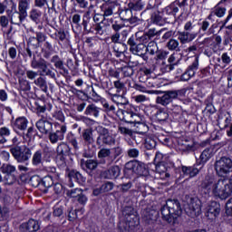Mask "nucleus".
Instances as JSON below:
<instances>
[{"instance_id": "nucleus-1", "label": "nucleus", "mask_w": 232, "mask_h": 232, "mask_svg": "<svg viewBox=\"0 0 232 232\" xmlns=\"http://www.w3.org/2000/svg\"><path fill=\"white\" fill-rule=\"evenodd\" d=\"M201 188L208 193H212L214 197H218L221 200L229 198L232 195V179H216L213 176H206L201 182Z\"/></svg>"}, {"instance_id": "nucleus-2", "label": "nucleus", "mask_w": 232, "mask_h": 232, "mask_svg": "<svg viewBox=\"0 0 232 232\" xmlns=\"http://www.w3.org/2000/svg\"><path fill=\"white\" fill-rule=\"evenodd\" d=\"M162 219L170 226H177L179 218L182 215V206L180 201L177 198H169L166 204L160 208Z\"/></svg>"}, {"instance_id": "nucleus-3", "label": "nucleus", "mask_w": 232, "mask_h": 232, "mask_svg": "<svg viewBox=\"0 0 232 232\" xmlns=\"http://www.w3.org/2000/svg\"><path fill=\"white\" fill-rule=\"evenodd\" d=\"M213 157V149H205L199 159L197 160L196 164L193 166H181V171L185 177H188V179H193L197 177L200 173L202 168H204V164L209 160Z\"/></svg>"}, {"instance_id": "nucleus-4", "label": "nucleus", "mask_w": 232, "mask_h": 232, "mask_svg": "<svg viewBox=\"0 0 232 232\" xmlns=\"http://www.w3.org/2000/svg\"><path fill=\"white\" fill-rule=\"evenodd\" d=\"M13 146L10 147V153L13 155L14 159L20 162H28L32 157V150L26 145L20 146L19 138L17 136L12 139Z\"/></svg>"}, {"instance_id": "nucleus-5", "label": "nucleus", "mask_w": 232, "mask_h": 232, "mask_svg": "<svg viewBox=\"0 0 232 232\" xmlns=\"http://www.w3.org/2000/svg\"><path fill=\"white\" fill-rule=\"evenodd\" d=\"M214 169L218 177H221V179L229 177L232 173V159L229 156L217 158L214 163Z\"/></svg>"}, {"instance_id": "nucleus-6", "label": "nucleus", "mask_w": 232, "mask_h": 232, "mask_svg": "<svg viewBox=\"0 0 232 232\" xmlns=\"http://www.w3.org/2000/svg\"><path fill=\"white\" fill-rule=\"evenodd\" d=\"M31 68L38 70V75L40 77H50V79L57 81V74L52 69L48 68V62L43 58L37 60V57L34 55L31 61Z\"/></svg>"}, {"instance_id": "nucleus-7", "label": "nucleus", "mask_w": 232, "mask_h": 232, "mask_svg": "<svg viewBox=\"0 0 232 232\" xmlns=\"http://www.w3.org/2000/svg\"><path fill=\"white\" fill-rule=\"evenodd\" d=\"M185 213L190 218H197L202 214V202L198 198H190L189 202L185 206Z\"/></svg>"}, {"instance_id": "nucleus-8", "label": "nucleus", "mask_w": 232, "mask_h": 232, "mask_svg": "<svg viewBox=\"0 0 232 232\" xmlns=\"http://www.w3.org/2000/svg\"><path fill=\"white\" fill-rule=\"evenodd\" d=\"M184 93H186L185 90L166 91L161 96H158L156 98V103L160 104L161 106H168V104H171V102H173L174 99L182 97Z\"/></svg>"}, {"instance_id": "nucleus-9", "label": "nucleus", "mask_w": 232, "mask_h": 232, "mask_svg": "<svg viewBox=\"0 0 232 232\" xmlns=\"http://www.w3.org/2000/svg\"><path fill=\"white\" fill-rule=\"evenodd\" d=\"M98 133L97 146H112V144H115V137L110 133V130L104 127H98Z\"/></svg>"}, {"instance_id": "nucleus-10", "label": "nucleus", "mask_w": 232, "mask_h": 232, "mask_svg": "<svg viewBox=\"0 0 232 232\" xmlns=\"http://www.w3.org/2000/svg\"><path fill=\"white\" fill-rule=\"evenodd\" d=\"M125 169L129 171L136 173V175H140V177H147L148 173H150V171L148 170V167H146V164L137 160L127 162L125 164Z\"/></svg>"}, {"instance_id": "nucleus-11", "label": "nucleus", "mask_w": 232, "mask_h": 232, "mask_svg": "<svg viewBox=\"0 0 232 232\" xmlns=\"http://www.w3.org/2000/svg\"><path fill=\"white\" fill-rule=\"evenodd\" d=\"M46 41V34L43 32H36L35 36H30L27 39V46L32 50L41 48V44Z\"/></svg>"}, {"instance_id": "nucleus-12", "label": "nucleus", "mask_w": 232, "mask_h": 232, "mask_svg": "<svg viewBox=\"0 0 232 232\" xmlns=\"http://www.w3.org/2000/svg\"><path fill=\"white\" fill-rule=\"evenodd\" d=\"M127 44L130 46V52L134 55H142V53H146V45L144 44H137V39L133 36L129 38Z\"/></svg>"}, {"instance_id": "nucleus-13", "label": "nucleus", "mask_w": 232, "mask_h": 232, "mask_svg": "<svg viewBox=\"0 0 232 232\" xmlns=\"http://www.w3.org/2000/svg\"><path fill=\"white\" fill-rule=\"evenodd\" d=\"M175 169L168 167L164 162L156 165V172L160 175L162 180H169L173 177V170Z\"/></svg>"}, {"instance_id": "nucleus-14", "label": "nucleus", "mask_w": 232, "mask_h": 232, "mask_svg": "<svg viewBox=\"0 0 232 232\" xmlns=\"http://www.w3.org/2000/svg\"><path fill=\"white\" fill-rule=\"evenodd\" d=\"M35 126L43 135H48L53 130V123L48 121L46 119L42 118L36 121Z\"/></svg>"}, {"instance_id": "nucleus-15", "label": "nucleus", "mask_w": 232, "mask_h": 232, "mask_svg": "<svg viewBox=\"0 0 232 232\" xmlns=\"http://www.w3.org/2000/svg\"><path fill=\"white\" fill-rule=\"evenodd\" d=\"M141 218L146 226H153L157 222V218H159V212L156 210H143Z\"/></svg>"}, {"instance_id": "nucleus-16", "label": "nucleus", "mask_w": 232, "mask_h": 232, "mask_svg": "<svg viewBox=\"0 0 232 232\" xmlns=\"http://www.w3.org/2000/svg\"><path fill=\"white\" fill-rule=\"evenodd\" d=\"M66 125H62L60 130H57L54 132L51 131L48 134L51 144H57L59 140H64V133H66Z\"/></svg>"}, {"instance_id": "nucleus-17", "label": "nucleus", "mask_w": 232, "mask_h": 232, "mask_svg": "<svg viewBox=\"0 0 232 232\" xmlns=\"http://www.w3.org/2000/svg\"><path fill=\"white\" fill-rule=\"evenodd\" d=\"M119 15L121 21H127V23H130V24H135V23H139V21H140L139 17L133 16V13L130 7L121 9Z\"/></svg>"}, {"instance_id": "nucleus-18", "label": "nucleus", "mask_w": 232, "mask_h": 232, "mask_svg": "<svg viewBox=\"0 0 232 232\" xmlns=\"http://www.w3.org/2000/svg\"><path fill=\"white\" fill-rule=\"evenodd\" d=\"M102 176L103 179H107L109 180H115V179H119L121 176V167L118 165L111 166L108 169L102 172Z\"/></svg>"}, {"instance_id": "nucleus-19", "label": "nucleus", "mask_w": 232, "mask_h": 232, "mask_svg": "<svg viewBox=\"0 0 232 232\" xmlns=\"http://www.w3.org/2000/svg\"><path fill=\"white\" fill-rule=\"evenodd\" d=\"M100 161H98L97 160H81V166L82 169L86 171L87 173H89V175H92V173H93V171H95V169H97V168L99 167Z\"/></svg>"}, {"instance_id": "nucleus-20", "label": "nucleus", "mask_w": 232, "mask_h": 232, "mask_svg": "<svg viewBox=\"0 0 232 232\" xmlns=\"http://www.w3.org/2000/svg\"><path fill=\"white\" fill-rule=\"evenodd\" d=\"M39 229H41V224H39V221L33 218L20 226V230L26 232H37Z\"/></svg>"}, {"instance_id": "nucleus-21", "label": "nucleus", "mask_w": 232, "mask_h": 232, "mask_svg": "<svg viewBox=\"0 0 232 232\" xmlns=\"http://www.w3.org/2000/svg\"><path fill=\"white\" fill-rule=\"evenodd\" d=\"M115 8H117V2L103 3L100 6V10L102 12V15L103 19L113 15V10H115Z\"/></svg>"}, {"instance_id": "nucleus-22", "label": "nucleus", "mask_w": 232, "mask_h": 232, "mask_svg": "<svg viewBox=\"0 0 232 232\" xmlns=\"http://www.w3.org/2000/svg\"><path fill=\"white\" fill-rule=\"evenodd\" d=\"M51 63L54 65V68H56V70H62V72H60L61 75H63V77H66V75H68V69L64 67V62L63 61V59H61V57H59V55H53L51 58Z\"/></svg>"}, {"instance_id": "nucleus-23", "label": "nucleus", "mask_w": 232, "mask_h": 232, "mask_svg": "<svg viewBox=\"0 0 232 232\" xmlns=\"http://www.w3.org/2000/svg\"><path fill=\"white\" fill-rule=\"evenodd\" d=\"M101 111H102V109H101L94 103H90L85 108L84 115H86L87 117H92V119H99V117H101Z\"/></svg>"}, {"instance_id": "nucleus-24", "label": "nucleus", "mask_w": 232, "mask_h": 232, "mask_svg": "<svg viewBox=\"0 0 232 232\" xmlns=\"http://www.w3.org/2000/svg\"><path fill=\"white\" fill-rule=\"evenodd\" d=\"M8 17L11 24H16L17 26H21L23 24V21L26 19V15L17 10H14L11 14H8Z\"/></svg>"}, {"instance_id": "nucleus-25", "label": "nucleus", "mask_w": 232, "mask_h": 232, "mask_svg": "<svg viewBox=\"0 0 232 232\" xmlns=\"http://www.w3.org/2000/svg\"><path fill=\"white\" fill-rule=\"evenodd\" d=\"M196 37L197 34L195 33H189L188 31L178 32V39L181 44H188V43H191Z\"/></svg>"}, {"instance_id": "nucleus-26", "label": "nucleus", "mask_w": 232, "mask_h": 232, "mask_svg": "<svg viewBox=\"0 0 232 232\" xmlns=\"http://www.w3.org/2000/svg\"><path fill=\"white\" fill-rule=\"evenodd\" d=\"M218 215H220V204L217 203V201H213L208 206L207 217H209V218H217Z\"/></svg>"}, {"instance_id": "nucleus-27", "label": "nucleus", "mask_w": 232, "mask_h": 232, "mask_svg": "<svg viewBox=\"0 0 232 232\" xmlns=\"http://www.w3.org/2000/svg\"><path fill=\"white\" fill-rule=\"evenodd\" d=\"M124 153L122 147L117 146L111 149V157L107 159L108 166H111L115 160H117L118 157H121Z\"/></svg>"}, {"instance_id": "nucleus-28", "label": "nucleus", "mask_w": 232, "mask_h": 232, "mask_svg": "<svg viewBox=\"0 0 232 232\" xmlns=\"http://www.w3.org/2000/svg\"><path fill=\"white\" fill-rule=\"evenodd\" d=\"M82 138L87 146L93 144L95 142V140L93 139V129L87 128L83 130L82 132Z\"/></svg>"}, {"instance_id": "nucleus-29", "label": "nucleus", "mask_w": 232, "mask_h": 232, "mask_svg": "<svg viewBox=\"0 0 232 232\" xmlns=\"http://www.w3.org/2000/svg\"><path fill=\"white\" fill-rule=\"evenodd\" d=\"M135 208L133 207H125L122 210V215L126 218L127 222H131V220H137Z\"/></svg>"}, {"instance_id": "nucleus-30", "label": "nucleus", "mask_w": 232, "mask_h": 232, "mask_svg": "<svg viewBox=\"0 0 232 232\" xmlns=\"http://www.w3.org/2000/svg\"><path fill=\"white\" fill-rule=\"evenodd\" d=\"M71 148L68 144L62 142L57 146L56 153L61 156V159L68 157L70 155Z\"/></svg>"}, {"instance_id": "nucleus-31", "label": "nucleus", "mask_w": 232, "mask_h": 232, "mask_svg": "<svg viewBox=\"0 0 232 232\" xmlns=\"http://www.w3.org/2000/svg\"><path fill=\"white\" fill-rule=\"evenodd\" d=\"M68 178L70 179V180H74V182H78V184H82L86 182V178H84L82 174L75 169L68 172Z\"/></svg>"}, {"instance_id": "nucleus-32", "label": "nucleus", "mask_w": 232, "mask_h": 232, "mask_svg": "<svg viewBox=\"0 0 232 232\" xmlns=\"http://www.w3.org/2000/svg\"><path fill=\"white\" fill-rule=\"evenodd\" d=\"M111 157V149L102 148L98 152V159H100V164H106V159Z\"/></svg>"}, {"instance_id": "nucleus-33", "label": "nucleus", "mask_w": 232, "mask_h": 232, "mask_svg": "<svg viewBox=\"0 0 232 232\" xmlns=\"http://www.w3.org/2000/svg\"><path fill=\"white\" fill-rule=\"evenodd\" d=\"M34 83L42 90L44 93H48V83L46 82V79L43 76H39L36 80H34Z\"/></svg>"}, {"instance_id": "nucleus-34", "label": "nucleus", "mask_w": 232, "mask_h": 232, "mask_svg": "<svg viewBox=\"0 0 232 232\" xmlns=\"http://www.w3.org/2000/svg\"><path fill=\"white\" fill-rule=\"evenodd\" d=\"M28 8L30 2L28 0H18V12L28 17Z\"/></svg>"}, {"instance_id": "nucleus-35", "label": "nucleus", "mask_w": 232, "mask_h": 232, "mask_svg": "<svg viewBox=\"0 0 232 232\" xmlns=\"http://www.w3.org/2000/svg\"><path fill=\"white\" fill-rule=\"evenodd\" d=\"M14 128L22 130H26V128H28V120L24 117L17 118L14 123Z\"/></svg>"}, {"instance_id": "nucleus-36", "label": "nucleus", "mask_w": 232, "mask_h": 232, "mask_svg": "<svg viewBox=\"0 0 232 232\" xmlns=\"http://www.w3.org/2000/svg\"><path fill=\"white\" fill-rule=\"evenodd\" d=\"M53 186V179L52 176H45L44 179H42V185L41 188L44 193H46L48 191V188H52Z\"/></svg>"}, {"instance_id": "nucleus-37", "label": "nucleus", "mask_w": 232, "mask_h": 232, "mask_svg": "<svg viewBox=\"0 0 232 232\" xmlns=\"http://www.w3.org/2000/svg\"><path fill=\"white\" fill-rule=\"evenodd\" d=\"M33 166H41L43 164V150H38L33 154Z\"/></svg>"}, {"instance_id": "nucleus-38", "label": "nucleus", "mask_w": 232, "mask_h": 232, "mask_svg": "<svg viewBox=\"0 0 232 232\" xmlns=\"http://www.w3.org/2000/svg\"><path fill=\"white\" fill-rule=\"evenodd\" d=\"M175 61H177V54L172 53L168 59V63H169V64L166 65V67L162 69V72H171L175 68V66H177Z\"/></svg>"}, {"instance_id": "nucleus-39", "label": "nucleus", "mask_w": 232, "mask_h": 232, "mask_svg": "<svg viewBox=\"0 0 232 232\" xmlns=\"http://www.w3.org/2000/svg\"><path fill=\"white\" fill-rule=\"evenodd\" d=\"M197 70H198V56L195 57L194 62L191 65L188 66L186 72L191 77L195 76V73H197Z\"/></svg>"}, {"instance_id": "nucleus-40", "label": "nucleus", "mask_w": 232, "mask_h": 232, "mask_svg": "<svg viewBox=\"0 0 232 232\" xmlns=\"http://www.w3.org/2000/svg\"><path fill=\"white\" fill-rule=\"evenodd\" d=\"M220 5H222V1L219 2L213 9V14L217 16V17H224L226 15V12L227 9L226 7H221Z\"/></svg>"}, {"instance_id": "nucleus-41", "label": "nucleus", "mask_w": 232, "mask_h": 232, "mask_svg": "<svg viewBox=\"0 0 232 232\" xmlns=\"http://www.w3.org/2000/svg\"><path fill=\"white\" fill-rule=\"evenodd\" d=\"M146 53H150V55H155L159 51V45L154 41H150L148 45L145 47Z\"/></svg>"}, {"instance_id": "nucleus-42", "label": "nucleus", "mask_w": 232, "mask_h": 232, "mask_svg": "<svg viewBox=\"0 0 232 232\" xmlns=\"http://www.w3.org/2000/svg\"><path fill=\"white\" fill-rule=\"evenodd\" d=\"M125 121H127L129 124H135L139 122L140 117L137 115V113H134L133 111H129L125 115Z\"/></svg>"}, {"instance_id": "nucleus-43", "label": "nucleus", "mask_w": 232, "mask_h": 232, "mask_svg": "<svg viewBox=\"0 0 232 232\" xmlns=\"http://www.w3.org/2000/svg\"><path fill=\"white\" fill-rule=\"evenodd\" d=\"M2 173H5V175H12L15 174V166L10 165V164H4L0 168Z\"/></svg>"}, {"instance_id": "nucleus-44", "label": "nucleus", "mask_w": 232, "mask_h": 232, "mask_svg": "<svg viewBox=\"0 0 232 232\" xmlns=\"http://www.w3.org/2000/svg\"><path fill=\"white\" fill-rule=\"evenodd\" d=\"M128 6L130 10H134L135 12H140V10H142L144 8V4L142 1L139 0L135 3L130 2L128 4Z\"/></svg>"}, {"instance_id": "nucleus-45", "label": "nucleus", "mask_w": 232, "mask_h": 232, "mask_svg": "<svg viewBox=\"0 0 232 232\" xmlns=\"http://www.w3.org/2000/svg\"><path fill=\"white\" fill-rule=\"evenodd\" d=\"M42 13L37 9H32L30 12V19L34 21L36 24H39V19L41 18Z\"/></svg>"}, {"instance_id": "nucleus-46", "label": "nucleus", "mask_w": 232, "mask_h": 232, "mask_svg": "<svg viewBox=\"0 0 232 232\" xmlns=\"http://www.w3.org/2000/svg\"><path fill=\"white\" fill-rule=\"evenodd\" d=\"M82 25L83 26L85 34H93V27L92 24H90V18H83Z\"/></svg>"}, {"instance_id": "nucleus-47", "label": "nucleus", "mask_w": 232, "mask_h": 232, "mask_svg": "<svg viewBox=\"0 0 232 232\" xmlns=\"http://www.w3.org/2000/svg\"><path fill=\"white\" fill-rule=\"evenodd\" d=\"M10 135V130L6 127L0 128V144L6 142V138Z\"/></svg>"}, {"instance_id": "nucleus-48", "label": "nucleus", "mask_w": 232, "mask_h": 232, "mask_svg": "<svg viewBox=\"0 0 232 232\" xmlns=\"http://www.w3.org/2000/svg\"><path fill=\"white\" fill-rule=\"evenodd\" d=\"M150 20L154 24H159L160 26H162L164 22L162 21V15H160V13L155 12L151 14Z\"/></svg>"}, {"instance_id": "nucleus-49", "label": "nucleus", "mask_w": 232, "mask_h": 232, "mask_svg": "<svg viewBox=\"0 0 232 232\" xmlns=\"http://www.w3.org/2000/svg\"><path fill=\"white\" fill-rule=\"evenodd\" d=\"M42 180L41 177L38 175H34L31 177L30 179V184L33 186V188H39L41 189V185H42Z\"/></svg>"}, {"instance_id": "nucleus-50", "label": "nucleus", "mask_w": 232, "mask_h": 232, "mask_svg": "<svg viewBox=\"0 0 232 232\" xmlns=\"http://www.w3.org/2000/svg\"><path fill=\"white\" fill-rule=\"evenodd\" d=\"M144 146L146 150H155L157 148V140L153 138H146Z\"/></svg>"}, {"instance_id": "nucleus-51", "label": "nucleus", "mask_w": 232, "mask_h": 232, "mask_svg": "<svg viewBox=\"0 0 232 232\" xmlns=\"http://www.w3.org/2000/svg\"><path fill=\"white\" fill-rule=\"evenodd\" d=\"M179 42L175 39H170L168 43H167V48L170 51H176V52H179L180 49L179 48Z\"/></svg>"}, {"instance_id": "nucleus-52", "label": "nucleus", "mask_w": 232, "mask_h": 232, "mask_svg": "<svg viewBox=\"0 0 232 232\" xmlns=\"http://www.w3.org/2000/svg\"><path fill=\"white\" fill-rule=\"evenodd\" d=\"M154 57L155 61H165L168 59V55H169V52L164 50H159Z\"/></svg>"}, {"instance_id": "nucleus-53", "label": "nucleus", "mask_w": 232, "mask_h": 232, "mask_svg": "<svg viewBox=\"0 0 232 232\" xmlns=\"http://www.w3.org/2000/svg\"><path fill=\"white\" fill-rule=\"evenodd\" d=\"M67 140L70 142V144H72L75 150H79V143L77 142V138L75 135H73V133L70 132L67 135Z\"/></svg>"}, {"instance_id": "nucleus-54", "label": "nucleus", "mask_w": 232, "mask_h": 232, "mask_svg": "<svg viewBox=\"0 0 232 232\" xmlns=\"http://www.w3.org/2000/svg\"><path fill=\"white\" fill-rule=\"evenodd\" d=\"M4 180L5 184H8V186H12V184H15L17 181V177L15 174H5L4 177Z\"/></svg>"}, {"instance_id": "nucleus-55", "label": "nucleus", "mask_w": 232, "mask_h": 232, "mask_svg": "<svg viewBox=\"0 0 232 232\" xmlns=\"http://www.w3.org/2000/svg\"><path fill=\"white\" fill-rule=\"evenodd\" d=\"M155 117L159 122H164L165 121H168V117H169V114L164 111H159L156 114Z\"/></svg>"}, {"instance_id": "nucleus-56", "label": "nucleus", "mask_w": 232, "mask_h": 232, "mask_svg": "<svg viewBox=\"0 0 232 232\" xmlns=\"http://www.w3.org/2000/svg\"><path fill=\"white\" fill-rule=\"evenodd\" d=\"M133 186V183H131V181H129L127 183H122V184H120L118 186L121 193H128V191H130V189H131Z\"/></svg>"}, {"instance_id": "nucleus-57", "label": "nucleus", "mask_w": 232, "mask_h": 232, "mask_svg": "<svg viewBox=\"0 0 232 232\" xmlns=\"http://www.w3.org/2000/svg\"><path fill=\"white\" fill-rule=\"evenodd\" d=\"M111 101L116 104H126V98L119 94H111Z\"/></svg>"}, {"instance_id": "nucleus-58", "label": "nucleus", "mask_w": 232, "mask_h": 232, "mask_svg": "<svg viewBox=\"0 0 232 232\" xmlns=\"http://www.w3.org/2000/svg\"><path fill=\"white\" fill-rule=\"evenodd\" d=\"M82 191V189H81V188H72V189L67 190L66 195H67V197H70L71 198L77 199L79 195H81Z\"/></svg>"}, {"instance_id": "nucleus-59", "label": "nucleus", "mask_w": 232, "mask_h": 232, "mask_svg": "<svg viewBox=\"0 0 232 232\" xmlns=\"http://www.w3.org/2000/svg\"><path fill=\"white\" fill-rule=\"evenodd\" d=\"M167 14H169L175 17L179 13V6H176L175 3L171 4L170 5L165 8Z\"/></svg>"}, {"instance_id": "nucleus-60", "label": "nucleus", "mask_w": 232, "mask_h": 232, "mask_svg": "<svg viewBox=\"0 0 232 232\" xmlns=\"http://www.w3.org/2000/svg\"><path fill=\"white\" fill-rule=\"evenodd\" d=\"M114 186L113 182L107 181L101 186V191L102 193H108L113 189Z\"/></svg>"}, {"instance_id": "nucleus-61", "label": "nucleus", "mask_w": 232, "mask_h": 232, "mask_svg": "<svg viewBox=\"0 0 232 232\" xmlns=\"http://www.w3.org/2000/svg\"><path fill=\"white\" fill-rule=\"evenodd\" d=\"M53 217H57L58 218H64V212L63 207L55 206L53 208Z\"/></svg>"}, {"instance_id": "nucleus-62", "label": "nucleus", "mask_w": 232, "mask_h": 232, "mask_svg": "<svg viewBox=\"0 0 232 232\" xmlns=\"http://www.w3.org/2000/svg\"><path fill=\"white\" fill-rule=\"evenodd\" d=\"M121 72L124 77H131V75L135 73V71L133 70L132 66H124L121 68Z\"/></svg>"}, {"instance_id": "nucleus-63", "label": "nucleus", "mask_w": 232, "mask_h": 232, "mask_svg": "<svg viewBox=\"0 0 232 232\" xmlns=\"http://www.w3.org/2000/svg\"><path fill=\"white\" fill-rule=\"evenodd\" d=\"M162 32H164V29L158 31L155 28H150L146 33L151 40V39H153V37H155L157 35H160V34H162Z\"/></svg>"}, {"instance_id": "nucleus-64", "label": "nucleus", "mask_w": 232, "mask_h": 232, "mask_svg": "<svg viewBox=\"0 0 232 232\" xmlns=\"http://www.w3.org/2000/svg\"><path fill=\"white\" fill-rule=\"evenodd\" d=\"M43 160L45 162H52V151L48 149H44L43 150Z\"/></svg>"}]
</instances>
